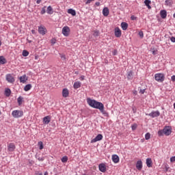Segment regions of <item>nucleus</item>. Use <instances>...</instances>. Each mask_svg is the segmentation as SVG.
I'll use <instances>...</instances> for the list:
<instances>
[{
    "label": "nucleus",
    "instance_id": "1",
    "mask_svg": "<svg viewBox=\"0 0 175 175\" xmlns=\"http://www.w3.org/2000/svg\"><path fill=\"white\" fill-rule=\"evenodd\" d=\"M87 103L90 106V107L100 110V113H102V114L105 117L109 116V113L105 110V105L103 103L97 101L96 100L91 99L90 98H87Z\"/></svg>",
    "mask_w": 175,
    "mask_h": 175
},
{
    "label": "nucleus",
    "instance_id": "2",
    "mask_svg": "<svg viewBox=\"0 0 175 175\" xmlns=\"http://www.w3.org/2000/svg\"><path fill=\"white\" fill-rule=\"evenodd\" d=\"M154 80L158 83H163L165 81V74L157 73L154 75Z\"/></svg>",
    "mask_w": 175,
    "mask_h": 175
},
{
    "label": "nucleus",
    "instance_id": "3",
    "mask_svg": "<svg viewBox=\"0 0 175 175\" xmlns=\"http://www.w3.org/2000/svg\"><path fill=\"white\" fill-rule=\"evenodd\" d=\"M12 116L14 118H21L24 116L23 110H14L12 112Z\"/></svg>",
    "mask_w": 175,
    "mask_h": 175
},
{
    "label": "nucleus",
    "instance_id": "4",
    "mask_svg": "<svg viewBox=\"0 0 175 175\" xmlns=\"http://www.w3.org/2000/svg\"><path fill=\"white\" fill-rule=\"evenodd\" d=\"M146 116H149L152 118H155L156 117H159L161 116V112L159 111H152L150 113H146Z\"/></svg>",
    "mask_w": 175,
    "mask_h": 175
},
{
    "label": "nucleus",
    "instance_id": "5",
    "mask_svg": "<svg viewBox=\"0 0 175 175\" xmlns=\"http://www.w3.org/2000/svg\"><path fill=\"white\" fill-rule=\"evenodd\" d=\"M38 33L40 35H42V36H44L45 33H47V29L43 25L38 27Z\"/></svg>",
    "mask_w": 175,
    "mask_h": 175
},
{
    "label": "nucleus",
    "instance_id": "6",
    "mask_svg": "<svg viewBox=\"0 0 175 175\" xmlns=\"http://www.w3.org/2000/svg\"><path fill=\"white\" fill-rule=\"evenodd\" d=\"M5 79L8 83H10L11 84H13V83H14L15 81L14 77H13V75H12V74H7L5 75Z\"/></svg>",
    "mask_w": 175,
    "mask_h": 175
},
{
    "label": "nucleus",
    "instance_id": "7",
    "mask_svg": "<svg viewBox=\"0 0 175 175\" xmlns=\"http://www.w3.org/2000/svg\"><path fill=\"white\" fill-rule=\"evenodd\" d=\"M70 29L68 26H65L62 28V33L64 36H69Z\"/></svg>",
    "mask_w": 175,
    "mask_h": 175
},
{
    "label": "nucleus",
    "instance_id": "8",
    "mask_svg": "<svg viewBox=\"0 0 175 175\" xmlns=\"http://www.w3.org/2000/svg\"><path fill=\"white\" fill-rule=\"evenodd\" d=\"M114 34L116 38H121V35H122V32L121 31V29H120V27H116L114 29Z\"/></svg>",
    "mask_w": 175,
    "mask_h": 175
},
{
    "label": "nucleus",
    "instance_id": "9",
    "mask_svg": "<svg viewBox=\"0 0 175 175\" xmlns=\"http://www.w3.org/2000/svg\"><path fill=\"white\" fill-rule=\"evenodd\" d=\"M102 139H103V135H102V134H98L95 138L91 140L90 143H96V142H100Z\"/></svg>",
    "mask_w": 175,
    "mask_h": 175
},
{
    "label": "nucleus",
    "instance_id": "10",
    "mask_svg": "<svg viewBox=\"0 0 175 175\" xmlns=\"http://www.w3.org/2000/svg\"><path fill=\"white\" fill-rule=\"evenodd\" d=\"M165 136H170L172 134V129L170 126H166L163 129Z\"/></svg>",
    "mask_w": 175,
    "mask_h": 175
},
{
    "label": "nucleus",
    "instance_id": "11",
    "mask_svg": "<svg viewBox=\"0 0 175 175\" xmlns=\"http://www.w3.org/2000/svg\"><path fill=\"white\" fill-rule=\"evenodd\" d=\"M16 150V145L14 143H10V144L8 146V151L10 152H13Z\"/></svg>",
    "mask_w": 175,
    "mask_h": 175
},
{
    "label": "nucleus",
    "instance_id": "12",
    "mask_svg": "<svg viewBox=\"0 0 175 175\" xmlns=\"http://www.w3.org/2000/svg\"><path fill=\"white\" fill-rule=\"evenodd\" d=\"M98 169L100 172H102V173H105L106 172V165H105V163H100L98 165Z\"/></svg>",
    "mask_w": 175,
    "mask_h": 175
},
{
    "label": "nucleus",
    "instance_id": "13",
    "mask_svg": "<svg viewBox=\"0 0 175 175\" xmlns=\"http://www.w3.org/2000/svg\"><path fill=\"white\" fill-rule=\"evenodd\" d=\"M136 168L137 169V170H142V169H143V162L142 161V160H139L137 161Z\"/></svg>",
    "mask_w": 175,
    "mask_h": 175
},
{
    "label": "nucleus",
    "instance_id": "14",
    "mask_svg": "<svg viewBox=\"0 0 175 175\" xmlns=\"http://www.w3.org/2000/svg\"><path fill=\"white\" fill-rule=\"evenodd\" d=\"M50 121H51V118L50 116H46L44 117L43 118V123L47 125L48 124H50Z\"/></svg>",
    "mask_w": 175,
    "mask_h": 175
},
{
    "label": "nucleus",
    "instance_id": "15",
    "mask_svg": "<svg viewBox=\"0 0 175 175\" xmlns=\"http://www.w3.org/2000/svg\"><path fill=\"white\" fill-rule=\"evenodd\" d=\"M62 96L63 98H68V96H69V90H68V88L63 89Z\"/></svg>",
    "mask_w": 175,
    "mask_h": 175
},
{
    "label": "nucleus",
    "instance_id": "16",
    "mask_svg": "<svg viewBox=\"0 0 175 175\" xmlns=\"http://www.w3.org/2000/svg\"><path fill=\"white\" fill-rule=\"evenodd\" d=\"M20 83H23V84L27 82L28 80V77H27L26 75H23V76L19 77Z\"/></svg>",
    "mask_w": 175,
    "mask_h": 175
},
{
    "label": "nucleus",
    "instance_id": "17",
    "mask_svg": "<svg viewBox=\"0 0 175 175\" xmlns=\"http://www.w3.org/2000/svg\"><path fill=\"white\" fill-rule=\"evenodd\" d=\"M112 161L114 163H118L120 162V157L117 154H113Z\"/></svg>",
    "mask_w": 175,
    "mask_h": 175
},
{
    "label": "nucleus",
    "instance_id": "18",
    "mask_svg": "<svg viewBox=\"0 0 175 175\" xmlns=\"http://www.w3.org/2000/svg\"><path fill=\"white\" fill-rule=\"evenodd\" d=\"M110 12L109 11V8L107 7H105L103 10V14L105 17H107L109 16V14Z\"/></svg>",
    "mask_w": 175,
    "mask_h": 175
},
{
    "label": "nucleus",
    "instance_id": "19",
    "mask_svg": "<svg viewBox=\"0 0 175 175\" xmlns=\"http://www.w3.org/2000/svg\"><path fill=\"white\" fill-rule=\"evenodd\" d=\"M160 16L161 18H166L167 16V12L165 10H162L160 11Z\"/></svg>",
    "mask_w": 175,
    "mask_h": 175
},
{
    "label": "nucleus",
    "instance_id": "20",
    "mask_svg": "<svg viewBox=\"0 0 175 175\" xmlns=\"http://www.w3.org/2000/svg\"><path fill=\"white\" fill-rule=\"evenodd\" d=\"M120 27L123 31H126V29H128V24L126 22H122Z\"/></svg>",
    "mask_w": 175,
    "mask_h": 175
},
{
    "label": "nucleus",
    "instance_id": "21",
    "mask_svg": "<svg viewBox=\"0 0 175 175\" xmlns=\"http://www.w3.org/2000/svg\"><path fill=\"white\" fill-rule=\"evenodd\" d=\"M127 79L133 80V71L130 70L127 72Z\"/></svg>",
    "mask_w": 175,
    "mask_h": 175
},
{
    "label": "nucleus",
    "instance_id": "22",
    "mask_svg": "<svg viewBox=\"0 0 175 175\" xmlns=\"http://www.w3.org/2000/svg\"><path fill=\"white\" fill-rule=\"evenodd\" d=\"M73 87H74L75 90H77L78 88H80V87H81V81L75 82Z\"/></svg>",
    "mask_w": 175,
    "mask_h": 175
},
{
    "label": "nucleus",
    "instance_id": "23",
    "mask_svg": "<svg viewBox=\"0 0 175 175\" xmlns=\"http://www.w3.org/2000/svg\"><path fill=\"white\" fill-rule=\"evenodd\" d=\"M146 166L148 167H152V160H151V159H146Z\"/></svg>",
    "mask_w": 175,
    "mask_h": 175
},
{
    "label": "nucleus",
    "instance_id": "24",
    "mask_svg": "<svg viewBox=\"0 0 175 175\" xmlns=\"http://www.w3.org/2000/svg\"><path fill=\"white\" fill-rule=\"evenodd\" d=\"M17 102H18V106H21L23 105V102H24V98L23 96H20L17 98Z\"/></svg>",
    "mask_w": 175,
    "mask_h": 175
},
{
    "label": "nucleus",
    "instance_id": "25",
    "mask_svg": "<svg viewBox=\"0 0 175 175\" xmlns=\"http://www.w3.org/2000/svg\"><path fill=\"white\" fill-rule=\"evenodd\" d=\"M46 13L48 14H53V13H54V11L53 10V7H51V5L48 6L46 9Z\"/></svg>",
    "mask_w": 175,
    "mask_h": 175
},
{
    "label": "nucleus",
    "instance_id": "26",
    "mask_svg": "<svg viewBox=\"0 0 175 175\" xmlns=\"http://www.w3.org/2000/svg\"><path fill=\"white\" fill-rule=\"evenodd\" d=\"M6 62H7L6 59L3 56H0V64L5 65Z\"/></svg>",
    "mask_w": 175,
    "mask_h": 175
},
{
    "label": "nucleus",
    "instance_id": "27",
    "mask_svg": "<svg viewBox=\"0 0 175 175\" xmlns=\"http://www.w3.org/2000/svg\"><path fill=\"white\" fill-rule=\"evenodd\" d=\"M68 14H72V16H76V10L70 8L68 10Z\"/></svg>",
    "mask_w": 175,
    "mask_h": 175
},
{
    "label": "nucleus",
    "instance_id": "28",
    "mask_svg": "<svg viewBox=\"0 0 175 175\" xmlns=\"http://www.w3.org/2000/svg\"><path fill=\"white\" fill-rule=\"evenodd\" d=\"M36 159H38V161H39L40 162H43V161H44V157H40V155L39 154H36Z\"/></svg>",
    "mask_w": 175,
    "mask_h": 175
},
{
    "label": "nucleus",
    "instance_id": "29",
    "mask_svg": "<svg viewBox=\"0 0 175 175\" xmlns=\"http://www.w3.org/2000/svg\"><path fill=\"white\" fill-rule=\"evenodd\" d=\"M165 5L166 6H172L173 5V0H165Z\"/></svg>",
    "mask_w": 175,
    "mask_h": 175
},
{
    "label": "nucleus",
    "instance_id": "30",
    "mask_svg": "<svg viewBox=\"0 0 175 175\" xmlns=\"http://www.w3.org/2000/svg\"><path fill=\"white\" fill-rule=\"evenodd\" d=\"M144 3H145L146 6H147V8L148 9H151V5H150V3H151V1H150V0H145L144 1Z\"/></svg>",
    "mask_w": 175,
    "mask_h": 175
},
{
    "label": "nucleus",
    "instance_id": "31",
    "mask_svg": "<svg viewBox=\"0 0 175 175\" xmlns=\"http://www.w3.org/2000/svg\"><path fill=\"white\" fill-rule=\"evenodd\" d=\"M31 88H32V85H31V84H27V85H26L25 86V88H24V91H26V92L29 91V90H31Z\"/></svg>",
    "mask_w": 175,
    "mask_h": 175
},
{
    "label": "nucleus",
    "instance_id": "32",
    "mask_svg": "<svg viewBox=\"0 0 175 175\" xmlns=\"http://www.w3.org/2000/svg\"><path fill=\"white\" fill-rule=\"evenodd\" d=\"M10 94H12V90H10V89L7 88L5 90V96H9L10 95Z\"/></svg>",
    "mask_w": 175,
    "mask_h": 175
},
{
    "label": "nucleus",
    "instance_id": "33",
    "mask_svg": "<svg viewBox=\"0 0 175 175\" xmlns=\"http://www.w3.org/2000/svg\"><path fill=\"white\" fill-rule=\"evenodd\" d=\"M22 55L23 57H28L29 55V52H28L27 50H23L22 52Z\"/></svg>",
    "mask_w": 175,
    "mask_h": 175
},
{
    "label": "nucleus",
    "instance_id": "34",
    "mask_svg": "<svg viewBox=\"0 0 175 175\" xmlns=\"http://www.w3.org/2000/svg\"><path fill=\"white\" fill-rule=\"evenodd\" d=\"M99 35H100V33L99 32V30H94V31L93 36L96 38V37L99 36Z\"/></svg>",
    "mask_w": 175,
    "mask_h": 175
},
{
    "label": "nucleus",
    "instance_id": "35",
    "mask_svg": "<svg viewBox=\"0 0 175 175\" xmlns=\"http://www.w3.org/2000/svg\"><path fill=\"white\" fill-rule=\"evenodd\" d=\"M61 161H62V163H66V162H68V157H67V156H64L61 159Z\"/></svg>",
    "mask_w": 175,
    "mask_h": 175
},
{
    "label": "nucleus",
    "instance_id": "36",
    "mask_svg": "<svg viewBox=\"0 0 175 175\" xmlns=\"http://www.w3.org/2000/svg\"><path fill=\"white\" fill-rule=\"evenodd\" d=\"M46 9H47V7L45 5L44 6L40 11V14H46Z\"/></svg>",
    "mask_w": 175,
    "mask_h": 175
},
{
    "label": "nucleus",
    "instance_id": "37",
    "mask_svg": "<svg viewBox=\"0 0 175 175\" xmlns=\"http://www.w3.org/2000/svg\"><path fill=\"white\" fill-rule=\"evenodd\" d=\"M151 137V134H150V133H147L145 135V139L146 140H150V138Z\"/></svg>",
    "mask_w": 175,
    "mask_h": 175
},
{
    "label": "nucleus",
    "instance_id": "38",
    "mask_svg": "<svg viewBox=\"0 0 175 175\" xmlns=\"http://www.w3.org/2000/svg\"><path fill=\"white\" fill-rule=\"evenodd\" d=\"M157 134H158L159 136H163V135H165L163 129L159 131Z\"/></svg>",
    "mask_w": 175,
    "mask_h": 175
},
{
    "label": "nucleus",
    "instance_id": "39",
    "mask_svg": "<svg viewBox=\"0 0 175 175\" xmlns=\"http://www.w3.org/2000/svg\"><path fill=\"white\" fill-rule=\"evenodd\" d=\"M38 146H39V148H40V150H43V148H44V146H43V142H38Z\"/></svg>",
    "mask_w": 175,
    "mask_h": 175
},
{
    "label": "nucleus",
    "instance_id": "40",
    "mask_svg": "<svg viewBox=\"0 0 175 175\" xmlns=\"http://www.w3.org/2000/svg\"><path fill=\"white\" fill-rule=\"evenodd\" d=\"M59 55L63 61H66V56L64 54L59 53Z\"/></svg>",
    "mask_w": 175,
    "mask_h": 175
},
{
    "label": "nucleus",
    "instance_id": "41",
    "mask_svg": "<svg viewBox=\"0 0 175 175\" xmlns=\"http://www.w3.org/2000/svg\"><path fill=\"white\" fill-rule=\"evenodd\" d=\"M152 54L153 55H157V54H158V50L153 49L152 50Z\"/></svg>",
    "mask_w": 175,
    "mask_h": 175
},
{
    "label": "nucleus",
    "instance_id": "42",
    "mask_svg": "<svg viewBox=\"0 0 175 175\" xmlns=\"http://www.w3.org/2000/svg\"><path fill=\"white\" fill-rule=\"evenodd\" d=\"M139 36L143 39V38H144V33H143L142 31H139V33H138Z\"/></svg>",
    "mask_w": 175,
    "mask_h": 175
},
{
    "label": "nucleus",
    "instance_id": "43",
    "mask_svg": "<svg viewBox=\"0 0 175 175\" xmlns=\"http://www.w3.org/2000/svg\"><path fill=\"white\" fill-rule=\"evenodd\" d=\"M131 20H133V21L137 20V17L135 16V15H132L131 16Z\"/></svg>",
    "mask_w": 175,
    "mask_h": 175
},
{
    "label": "nucleus",
    "instance_id": "44",
    "mask_svg": "<svg viewBox=\"0 0 175 175\" xmlns=\"http://www.w3.org/2000/svg\"><path fill=\"white\" fill-rule=\"evenodd\" d=\"M56 42H57V40L55 38H53L51 40V44H55Z\"/></svg>",
    "mask_w": 175,
    "mask_h": 175
},
{
    "label": "nucleus",
    "instance_id": "45",
    "mask_svg": "<svg viewBox=\"0 0 175 175\" xmlns=\"http://www.w3.org/2000/svg\"><path fill=\"white\" fill-rule=\"evenodd\" d=\"M94 0H87L86 2H85V4L86 5H88L90 3H91V2H94Z\"/></svg>",
    "mask_w": 175,
    "mask_h": 175
},
{
    "label": "nucleus",
    "instance_id": "46",
    "mask_svg": "<svg viewBox=\"0 0 175 175\" xmlns=\"http://www.w3.org/2000/svg\"><path fill=\"white\" fill-rule=\"evenodd\" d=\"M136 128H137V126H136V124H134V125L131 126V129H132L133 131H135V129H136Z\"/></svg>",
    "mask_w": 175,
    "mask_h": 175
},
{
    "label": "nucleus",
    "instance_id": "47",
    "mask_svg": "<svg viewBox=\"0 0 175 175\" xmlns=\"http://www.w3.org/2000/svg\"><path fill=\"white\" fill-rule=\"evenodd\" d=\"M170 162H175V156L170 158Z\"/></svg>",
    "mask_w": 175,
    "mask_h": 175
},
{
    "label": "nucleus",
    "instance_id": "48",
    "mask_svg": "<svg viewBox=\"0 0 175 175\" xmlns=\"http://www.w3.org/2000/svg\"><path fill=\"white\" fill-rule=\"evenodd\" d=\"M146 92V90L145 89H143V90H139V94H144Z\"/></svg>",
    "mask_w": 175,
    "mask_h": 175
},
{
    "label": "nucleus",
    "instance_id": "49",
    "mask_svg": "<svg viewBox=\"0 0 175 175\" xmlns=\"http://www.w3.org/2000/svg\"><path fill=\"white\" fill-rule=\"evenodd\" d=\"M170 40L172 43H175V37H171Z\"/></svg>",
    "mask_w": 175,
    "mask_h": 175
},
{
    "label": "nucleus",
    "instance_id": "50",
    "mask_svg": "<svg viewBox=\"0 0 175 175\" xmlns=\"http://www.w3.org/2000/svg\"><path fill=\"white\" fill-rule=\"evenodd\" d=\"M35 174H36V175H43V174H42V172H39V171H36V172H35Z\"/></svg>",
    "mask_w": 175,
    "mask_h": 175
},
{
    "label": "nucleus",
    "instance_id": "51",
    "mask_svg": "<svg viewBox=\"0 0 175 175\" xmlns=\"http://www.w3.org/2000/svg\"><path fill=\"white\" fill-rule=\"evenodd\" d=\"M96 6H100V3L99 1H97L95 3Z\"/></svg>",
    "mask_w": 175,
    "mask_h": 175
},
{
    "label": "nucleus",
    "instance_id": "52",
    "mask_svg": "<svg viewBox=\"0 0 175 175\" xmlns=\"http://www.w3.org/2000/svg\"><path fill=\"white\" fill-rule=\"evenodd\" d=\"M172 81H175V75L171 77Z\"/></svg>",
    "mask_w": 175,
    "mask_h": 175
},
{
    "label": "nucleus",
    "instance_id": "53",
    "mask_svg": "<svg viewBox=\"0 0 175 175\" xmlns=\"http://www.w3.org/2000/svg\"><path fill=\"white\" fill-rule=\"evenodd\" d=\"M133 94L135 96L137 95V90H133Z\"/></svg>",
    "mask_w": 175,
    "mask_h": 175
},
{
    "label": "nucleus",
    "instance_id": "54",
    "mask_svg": "<svg viewBox=\"0 0 175 175\" xmlns=\"http://www.w3.org/2000/svg\"><path fill=\"white\" fill-rule=\"evenodd\" d=\"M112 54L113 55H117V50H114Z\"/></svg>",
    "mask_w": 175,
    "mask_h": 175
},
{
    "label": "nucleus",
    "instance_id": "55",
    "mask_svg": "<svg viewBox=\"0 0 175 175\" xmlns=\"http://www.w3.org/2000/svg\"><path fill=\"white\" fill-rule=\"evenodd\" d=\"M31 33H33V35H35V33H36V31L35 29H32L31 30Z\"/></svg>",
    "mask_w": 175,
    "mask_h": 175
},
{
    "label": "nucleus",
    "instance_id": "56",
    "mask_svg": "<svg viewBox=\"0 0 175 175\" xmlns=\"http://www.w3.org/2000/svg\"><path fill=\"white\" fill-rule=\"evenodd\" d=\"M40 2H42V0H37L36 1V3H38V4L40 3Z\"/></svg>",
    "mask_w": 175,
    "mask_h": 175
},
{
    "label": "nucleus",
    "instance_id": "57",
    "mask_svg": "<svg viewBox=\"0 0 175 175\" xmlns=\"http://www.w3.org/2000/svg\"><path fill=\"white\" fill-rule=\"evenodd\" d=\"M167 170H169V167L166 166L165 167V171L167 172Z\"/></svg>",
    "mask_w": 175,
    "mask_h": 175
},
{
    "label": "nucleus",
    "instance_id": "58",
    "mask_svg": "<svg viewBox=\"0 0 175 175\" xmlns=\"http://www.w3.org/2000/svg\"><path fill=\"white\" fill-rule=\"evenodd\" d=\"M81 81L84 80V76H81Z\"/></svg>",
    "mask_w": 175,
    "mask_h": 175
},
{
    "label": "nucleus",
    "instance_id": "59",
    "mask_svg": "<svg viewBox=\"0 0 175 175\" xmlns=\"http://www.w3.org/2000/svg\"><path fill=\"white\" fill-rule=\"evenodd\" d=\"M44 175H49V172H45L44 174Z\"/></svg>",
    "mask_w": 175,
    "mask_h": 175
},
{
    "label": "nucleus",
    "instance_id": "60",
    "mask_svg": "<svg viewBox=\"0 0 175 175\" xmlns=\"http://www.w3.org/2000/svg\"><path fill=\"white\" fill-rule=\"evenodd\" d=\"M2 46V42L0 41V46Z\"/></svg>",
    "mask_w": 175,
    "mask_h": 175
},
{
    "label": "nucleus",
    "instance_id": "61",
    "mask_svg": "<svg viewBox=\"0 0 175 175\" xmlns=\"http://www.w3.org/2000/svg\"><path fill=\"white\" fill-rule=\"evenodd\" d=\"M173 17L174 18H175V13L173 14Z\"/></svg>",
    "mask_w": 175,
    "mask_h": 175
},
{
    "label": "nucleus",
    "instance_id": "62",
    "mask_svg": "<svg viewBox=\"0 0 175 175\" xmlns=\"http://www.w3.org/2000/svg\"><path fill=\"white\" fill-rule=\"evenodd\" d=\"M35 59H38V56H36V57H35Z\"/></svg>",
    "mask_w": 175,
    "mask_h": 175
},
{
    "label": "nucleus",
    "instance_id": "63",
    "mask_svg": "<svg viewBox=\"0 0 175 175\" xmlns=\"http://www.w3.org/2000/svg\"><path fill=\"white\" fill-rule=\"evenodd\" d=\"M174 109H175V103H174Z\"/></svg>",
    "mask_w": 175,
    "mask_h": 175
},
{
    "label": "nucleus",
    "instance_id": "64",
    "mask_svg": "<svg viewBox=\"0 0 175 175\" xmlns=\"http://www.w3.org/2000/svg\"><path fill=\"white\" fill-rule=\"evenodd\" d=\"M29 43H31V41H29Z\"/></svg>",
    "mask_w": 175,
    "mask_h": 175
}]
</instances>
